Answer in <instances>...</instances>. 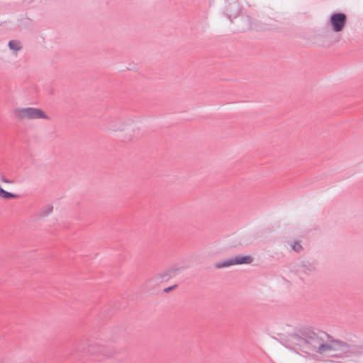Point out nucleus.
Wrapping results in <instances>:
<instances>
[{"label":"nucleus","instance_id":"nucleus-11","mask_svg":"<svg viewBox=\"0 0 363 363\" xmlns=\"http://www.w3.org/2000/svg\"><path fill=\"white\" fill-rule=\"evenodd\" d=\"M291 247L294 251L298 253L301 252L303 250V247L299 241L293 242L292 243H291Z\"/></svg>","mask_w":363,"mask_h":363},{"label":"nucleus","instance_id":"nucleus-1","mask_svg":"<svg viewBox=\"0 0 363 363\" xmlns=\"http://www.w3.org/2000/svg\"><path fill=\"white\" fill-rule=\"evenodd\" d=\"M291 342L303 352H315L332 358L328 360L330 362L345 363L335 359L363 357V344L356 345L351 341L336 339L323 331H306L301 335H294Z\"/></svg>","mask_w":363,"mask_h":363},{"label":"nucleus","instance_id":"nucleus-7","mask_svg":"<svg viewBox=\"0 0 363 363\" xmlns=\"http://www.w3.org/2000/svg\"><path fill=\"white\" fill-rule=\"evenodd\" d=\"M9 48L15 52L20 51L22 49V45L20 41L16 40H11L8 43Z\"/></svg>","mask_w":363,"mask_h":363},{"label":"nucleus","instance_id":"nucleus-2","mask_svg":"<svg viewBox=\"0 0 363 363\" xmlns=\"http://www.w3.org/2000/svg\"><path fill=\"white\" fill-rule=\"evenodd\" d=\"M16 118L19 121L50 119V117L42 110L33 107L17 108L13 111Z\"/></svg>","mask_w":363,"mask_h":363},{"label":"nucleus","instance_id":"nucleus-10","mask_svg":"<svg viewBox=\"0 0 363 363\" xmlns=\"http://www.w3.org/2000/svg\"><path fill=\"white\" fill-rule=\"evenodd\" d=\"M53 207L50 204H48L45 206L41 211H40V216H48L52 212Z\"/></svg>","mask_w":363,"mask_h":363},{"label":"nucleus","instance_id":"nucleus-6","mask_svg":"<svg viewBox=\"0 0 363 363\" xmlns=\"http://www.w3.org/2000/svg\"><path fill=\"white\" fill-rule=\"evenodd\" d=\"M316 262L314 261L302 260L298 264V272L306 275H311L317 270Z\"/></svg>","mask_w":363,"mask_h":363},{"label":"nucleus","instance_id":"nucleus-9","mask_svg":"<svg viewBox=\"0 0 363 363\" xmlns=\"http://www.w3.org/2000/svg\"><path fill=\"white\" fill-rule=\"evenodd\" d=\"M135 130L134 129H127L126 133L128 135H124L122 138V140L123 142H128L133 140V138H138V136L135 135Z\"/></svg>","mask_w":363,"mask_h":363},{"label":"nucleus","instance_id":"nucleus-13","mask_svg":"<svg viewBox=\"0 0 363 363\" xmlns=\"http://www.w3.org/2000/svg\"><path fill=\"white\" fill-rule=\"evenodd\" d=\"M182 269L181 268H177V267H170L169 269H166V272L167 273H170L171 275L177 272H179Z\"/></svg>","mask_w":363,"mask_h":363},{"label":"nucleus","instance_id":"nucleus-16","mask_svg":"<svg viewBox=\"0 0 363 363\" xmlns=\"http://www.w3.org/2000/svg\"><path fill=\"white\" fill-rule=\"evenodd\" d=\"M1 181L6 184H13V181L6 179L5 177L1 178Z\"/></svg>","mask_w":363,"mask_h":363},{"label":"nucleus","instance_id":"nucleus-3","mask_svg":"<svg viewBox=\"0 0 363 363\" xmlns=\"http://www.w3.org/2000/svg\"><path fill=\"white\" fill-rule=\"evenodd\" d=\"M240 11V6L238 1H228V5L225 7V12L228 18L232 22L233 18H238V23H246V26L238 28L240 31H245L249 28V19L248 17L242 16L238 18Z\"/></svg>","mask_w":363,"mask_h":363},{"label":"nucleus","instance_id":"nucleus-5","mask_svg":"<svg viewBox=\"0 0 363 363\" xmlns=\"http://www.w3.org/2000/svg\"><path fill=\"white\" fill-rule=\"evenodd\" d=\"M252 257L247 255L243 257H235L225 260L218 262L215 264L216 269L228 267L235 264H250L252 262Z\"/></svg>","mask_w":363,"mask_h":363},{"label":"nucleus","instance_id":"nucleus-4","mask_svg":"<svg viewBox=\"0 0 363 363\" xmlns=\"http://www.w3.org/2000/svg\"><path fill=\"white\" fill-rule=\"evenodd\" d=\"M347 17L344 13H333L329 19L328 24L335 33L341 32L347 24Z\"/></svg>","mask_w":363,"mask_h":363},{"label":"nucleus","instance_id":"nucleus-15","mask_svg":"<svg viewBox=\"0 0 363 363\" xmlns=\"http://www.w3.org/2000/svg\"><path fill=\"white\" fill-rule=\"evenodd\" d=\"M177 286V284L174 285V286H169V287H167V288H165L164 289V292L165 293H169V291H172L173 289H174Z\"/></svg>","mask_w":363,"mask_h":363},{"label":"nucleus","instance_id":"nucleus-12","mask_svg":"<svg viewBox=\"0 0 363 363\" xmlns=\"http://www.w3.org/2000/svg\"><path fill=\"white\" fill-rule=\"evenodd\" d=\"M269 21H270V23H264L266 26L264 28L267 30H274L275 28H277L276 25L274 23H275V21L272 19H269Z\"/></svg>","mask_w":363,"mask_h":363},{"label":"nucleus","instance_id":"nucleus-8","mask_svg":"<svg viewBox=\"0 0 363 363\" xmlns=\"http://www.w3.org/2000/svg\"><path fill=\"white\" fill-rule=\"evenodd\" d=\"M106 129L111 131L122 130L121 125L115 121H110L107 123Z\"/></svg>","mask_w":363,"mask_h":363},{"label":"nucleus","instance_id":"nucleus-14","mask_svg":"<svg viewBox=\"0 0 363 363\" xmlns=\"http://www.w3.org/2000/svg\"><path fill=\"white\" fill-rule=\"evenodd\" d=\"M171 276H172L171 274L166 272V270H164V272H162L160 274V277L162 279H164L166 277H171Z\"/></svg>","mask_w":363,"mask_h":363}]
</instances>
